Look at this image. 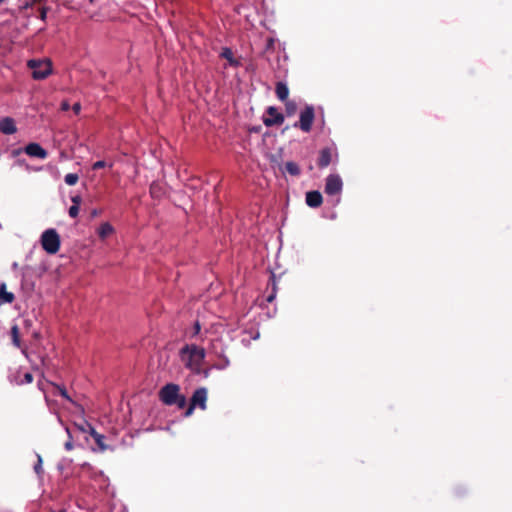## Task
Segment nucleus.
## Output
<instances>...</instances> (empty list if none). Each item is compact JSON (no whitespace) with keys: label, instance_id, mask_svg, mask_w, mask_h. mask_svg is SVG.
<instances>
[{"label":"nucleus","instance_id":"obj_1","mask_svg":"<svg viewBox=\"0 0 512 512\" xmlns=\"http://www.w3.org/2000/svg\"><path fill=\"white\" fill-rule=\"evenodd\" d=\"M181 360L185 366L199 373L201 364L205 358V350L197 345H185L180 350Z\"/></svg>","mask_w":512,"mask_h":512},{"label":"nucleus","instance_id":"obj_2","mask_svg":"<svg viewBox=\"0 0 512 512\" xmlns=\"http://www.w3.org/2000/svg\"><path fill=\"white\" fill-rule=\"evenodd\" d=\"M60 236L55 229H47L41 235L42 248L48 254H56L60 249Z\"/></svg>","mask_w":512,"mask_h":512},{"label":"nucleus","instance_id":"obj_3","mask_svg":"<svg viewBox=\"0 0 512 512\" xmlns=\"http://www.w3.org/2000/svg\"><path fill=\"white\" fill-rule=\"evenodd\" d=\"M28 67L32 69V77L35 80H43L52 72L51 62L48 60H30L28 61Z\"/></svg>","mask_w":512,"mask_h":512},{"label":"nucleus","instance_id":"obj_4","mask_svg":"<svg viewBox=\"0 0 512 512\" xmlns=\"http://www.w3.org/2000/svg\"><path fill=\"white\" fill-rule=\"evenodd\" d=\"M207 402V389L204 387H200L196 389L191 397L190 404L185 411V416H191L195 407H199L202 410L206 409Z\"/></svg>","mask_w":512,"mask_h":512},{"label":"nucleus","instance_id":"obj_5","mask_svg":"<svg viewBox=\"0 0 512 512\" xmlns=\"http://www.w3.org/2000/svg\"><path fill=\"white\" fill-rule=\"evenodd\" d=\"M315 118V111L313 106H306L301 111L299 121L294 124V127L300 128L303 132H310Z\"/></svg>","mask_w":512,"mask_h":512},{"label":"nucleus","instance_id":"obj_6","mask_svg":"<svg viewBox=\"0 0 512 512\" xmlns=\"http://www.w3.org/2000/svg\"><path fill=\"white\" fill-rule=\"evenodd\" d=\"M179 391L180 388L177 384H166L160 389L159 398L166 405H174L176 402V397L180 394Z\"/></svg>","mask_w":512,"mask_h":512},{"label":"nucleus","instance_id":"obj_7","mask_svg":"<svg viewBox=\"0 0 512 512\" xmlns=\"http://www.w3.org/2000/svg\"><path fill=\"white\" fill-rule=\"evenodd\" d=\"M343 187L342 179L339 175L330 174L326 178L325 193L328 195H336L341 192Z\"/></svg>","mask_w":512,"mask_h":512},{"label":"nucleus","instance_id":"obj_8","mask_svg":"<svg viewBox=\"0 0 512 512\" xmlns=\"http://www.w3.org/2000/svg\"><path fill=\"white\" fill-rule=\"evenodd\" d=\"M266 113H267L268 117L263 118V123L266 127L281 125L284 122L283 114L278 112L276 107H274V106L268 107L266 110Z\"/></svg>","mask_w":512,"mask_h":512},{"label":"nucleus","instance_id":"obj_9","mask_svg":"<svg viewBox=\"0 0 512 512\" xmlns=\"http://www.w3.org/2000/svg\"><path fill=\"white\" fill-rule=\"evenodd\" d=\"M334 156L335 157L338 156L336 149H332V148H329V147L321 149L319 151V157H318V160H317V166L320 169L328 167L331 164Z\"/></svg>","mask_w":512,"mask_h":512},{"label":"nucleus","instance_id":"obj_10","mask_svg":"<svg viewBox=\"0 0 512 512\" xmlns=\"http://www.w3.org/2000/svg\"><path fill=\"white\" fill-rule=\"evenodd\" d=\"M24 151L30 157H36L39 159H45L48 156V153L45 149H43L38 143H29L24 148Z\"/></svg>","mask_w":512,"mask_h":512},{"label":"nucleus","instance_id":"obj_11","mask_svg":"<svg viewBox=\"0 0 512 512\" xmlns=\"http://www.w3.org/2000/svg\"><path fill=\"white\" fill-rule=\"evenodd\" d=\"M17 127L15 121L11 117H5L0 120V132L5 135H12L16 133Z\"/></svg>","mask_w":512,"mask_h":512},{"label":"nucleus","instance_id":"obj_12","mask_svg":"<svg viewBox=\"0 0 512 512\" xmlns=\"http://www.w3.org/2000/svg\"><path fill=\"white\" fill-rule=\"evenodd\" d=\"M306 204L311 207V208H317V207H320L322 202H323V197H322V194L317 191V190H313V191H309L306 193Z\"/></svg>","mask_w":512,"mask_h":512},{"label":"nucleus","instance_id":"obj_13","mask_svg":"<svg viewBox=\"0 0 512 512\" xmlns=\"http://www.w3.org/2000/svg\"><path fill=\"white\" fill-rule=\"evenodd\" d=\"M87 428L89 434L93 437L95 443L97 444L99 451H106L108 447L105 444V436L98 433L90 424H87Z\"/></svg>","mask_w":512,"mask_h":512},{"label":"nucleus","instance_id":"obj_14","mask_svg":"<svg viewBox=\"0 0 512 512\" xmlns=\"http://www.w3.org/2000/svg\"><path fill=\"white\" fill-rule=\"evenodd\" d=\"M275 93H276L277 98L280 101L284 102V101H287V99H288L289 89L285 83L277 82L276 87H275Z\"/></svg>","mask_w":512,"mask_h":512},{"label":"nucleus","instance_id":"obj_15","mask_svg":"<svg viewBox=\"0 0 512 512\" xmlns=\"http://www.w3.org/2000/svg\"><path fill=\"white\" fill-rule=\"evenodd\" d=\"M15 297L11 292L6 291V284L2 283L0 286V305L4 303H12Z\"/></svg>","mask_w":512,"mask_h":512},{"label":"nucleus","instance_id":"obj_16","mask_svg":"<svg viewBox=\"0 0 512 512\" xmlns=\"http://www.w3.org/2000/svg\"><path fill=\"white\" fill-rule=\"evenodd\" d=\"M10 334H11V339H12L13 345L17 348L22 349V343L20 340V330L17 325H13L11 327Z\"/></svg>","mask_w":512,"mask_h":512},{"label":"nucleus","instance_id":"obj_17","mask_svg":"<svg viewBox=\"0 0 512 512\" xmlns=\"http://www.w3.org/2000/svg\"><path fill=\"white\" fill-rule=\"evenodd\" d=\"M114 229L112 227L111 224H109L108 222H105V223H102L101 226L99 227V230H98V234H99V237L104 239L106 237H108L109 235H111L113 233Z\"/></svg>","mask_w":512,"mask_h":512},{"label":"nucleus","instance_id":"obj_18","mask_svg":"<svg viewBox=\"0 0 512 512\" xmlns=\"http://www.w3.org/2000/svg\"><path fill=\"white\" fill-rule=\"evenodd\" d=\"M285 171L292 176H298L301 173L300 167L293 161H288L285 163Z\"/></svg>","mask_w":512,"mask_h":512},{"label":"nucleus","instance_id":"obj_19","mask_svg":"<svg viewBox=\"0 0 512 512\" xmlns=\"http://www.w3.org/2000/svg\"><path fill=\"white\" fill-rule=\"evenodd\" d=\"M33 381V375L29 372H26L23 376V379H16V378H13L11 379V383H15L17 385H22V384H29V383H32Z\"/></svg>","mask_w":512,"mask_h":512},{"label":"nucleus","instance_id":"obj_20","mask_svg":"<svg viewBox=\"0 0 512 512\" xmlns=\"http://www.w3.org/2000/svg\"><path fill=\"white\" fill-rule=\"evenodd\" d=\"M64 180L67 185L73 186L78 182L79 176L76 173H69L65 176Z\"/></svg>","mask_w":512,"mask_h":512},{"label":"nucleus","instance_id":"obj_21","mask_svg":"<svg viewBox=\"0 0 512 512\" xmlns=\"http://www.w3.org/2000/svg\"><path fill=\"white\" fill-rule=\"evenodd\" d=\"M285 106H286V113L288 116L293 115L297 110V105L293 101H286Z\"/></svg>","mask_w":512,"mask_h":512},{"label":"nucleus","instance_id":"obj_22","mask_svg":"<svg viewBox=\"0 0 512 512\" xmlns=\"http://www.w3.org/2000/svg\"><path fill=\"white\" fill-rule=\"evenodd\" d=\"M221 57L227 59L231 64L234 63L233 52L230 48H223L221 52Z\"/></svg>","mask_w":512,"mask_h":512},{"label":"nucleus","instance_id":"obj_23","mask_svg":"<svg viewBox=\"0 0 512 512\" xmlns=\"http://www.w3.org/2000/svg\"><path fill=\"white\" fill-rule=\"evenodd\" d=\"M53 386L55 387V389L59 392V394L65 398L66 400L72 402V399L70 398V396L68 395L67 393V390L65 389V387H62L60 385H57V384H53Z\"/></svg>","mask_w":512,"mask_h":512},{"label":"nucleus","instance_id":"obj_24","mask_svg":"<svg viewBox=\"0 0 512 512\" xmlns=\"http://www.w3.org/2000/svg\"><path fill=\"white\" fill-rule=\"evenodd\" d=\"M186 404H187L186 397L184 395L179 394L176 397V402L174 405H177L179 409H183L186 407Z\"/></svg>","mask_w":512,"mask_h":512},{"label":"nucleus","instance_id":"obj_25","mask_svg":"<svg viewBox=\"0 0 512 512\" xmlns=\"http://www.w3.org/2000/svg\"><path fill=\"white\" fill-rule=\"evenodd\" d=\"M69 216L72 217V218H76L79 214V207L77 205H72L70 208H69Z\"/></svg>","mask_w":512,"mask_h":512},{"label":"nucleus","instance_id":"obj_26","mask_svg":"<svg viewBox=\"0 0 512 512\" xmlns=\"http://www.w3.org/2000/svg\"><path fill=\"white\" fill-rule=\"evenodd\" d=\"M34 470L35 472L39 475L42 473L43 469H42V458L38 455V459H37V463L36 465L34 466Z\"/></svg>","mask_w":512,"mask_h":512},{"label":"nucleus","instance_id":"obj_27","mask_svg":"<svg viewBox=\"0 0 512 512\" xmlns=\"http://www.w3.org/2000/svg\"><path fill=\"white\" fill-rule=\"evenodd\" d=\"M106 165H107V164H106V162H105V161H103V160H99V161H97V162H95V163L93 164L92 169H93V170L102 169V168L106 167Z\"/></svg>","mask_w":512,"mask_h":512},{"label":"nucleus","instance_id":"obj_28","mask_svg":"<svg viewBox=\"0 0 512 512\" xmlns=\"http://www.w3.org/2000/svg\"><path fill=\"white\" fill-rule=\"evenodd\" d=\"M47 12H48V8L47 7H42L40 9V12H39V18L42 20V21H45L46 18H47Z\"/></svg>","mask_w":512,"mask_h":512},{"label":"nucleus","instance_id":"obj_29","mask_svg":"<svg viewBox=\"0 0 512 512\" xmlns=\"http://www.w3.org/2000/svg\"><path fill=\"white\" fill-rule=\"evenodd\" d=\"M200 331H201V325H200L199 321H196L193 326V335L192 336L198 335L200 333Z\"/></svg>","mask_w":512,"mask_h":512},{"label":"nucleus","instance_id":"obj_30","mask_svg":"<svg viewBox=\"0 0 512 512\" xmlns=\"http://www.w3.org/2000/svg\"><path fill=\"white\" fill-rule=\"evenodd\" d=\"M72 202H73V205H77L79 207L80 203H81V197L76 195L74 197H72Z\"/></svg>","mask_w":512,"mask_h":512},{"label":"nucleus","instance_id":"obj_31","mask_svg":"<svg viewBox=\"0 0 512 512\" xmlns=\"http://www.w3.org/2000/svg\"><path fill=\"white\" fill-rule=\"evenodd\" d=\"M73 111L75 114H78L81 110V105L79 102L75 103L72 107Z\"/></svg>","mask_w":512,"mask_h":512},{"label":"nucleus","instance_id":"obj_32","mask_svg":"<svg viewBox=\"0 0 512 512\" xmlns=\"http://www.w3.org/2000/svg\"><path fill=\"white\" fill-rule=\"evenodd\" d=\"M64 446H65V449H66V450H68V451H70V450H72V449H73V443H72V441H71V440H68V441L65 443V445H64Z\"/></svg>","mask_w":512,"mask_h":512},{"label":"nucleus","instance_id":"obj_33","mask_svg":"<svg viewBox=\"0 0 512 512\" xmlns=\"http://www.w3.org/2000/svg\"><path fill=\"white\" fill-rule=\"evenodd\" d=\"M19 376H20V370H16L15 373H13L9 376V379L10 380L13 378L19 379Z\"/></svg>","mask_w":512,"mask_h":512},{"label":"nucleus","instance_id":"obj_34","mask_svg":"<svg viewBox=\"0 0 512 512\" xmlns=\"http://www.w3.org/2000/svg\"><path fill=\"white\" fill-rule=\"evenodd\" d=\"M69 108H70V106H69V103H68V102H66V101H65V102H63V103L61 104V109H62L63 111H67V110H69Z\"/></svg>","mask_w":512,"mask_h":512},{"label":"nucleus","instance_id":"obj_35","mask_svg":"<svg viewBox=\"0 0 512 512\" xmlns=\"http://www.w3.org/2000/svg\"><path fill=\"white\" fill-rule=\"evenodd\" d=\"M222 358H223V360H224V364H225V366L229 365V360H228V358H227V357H224V356H222Z\"/></svg>","mask_w":512,"mask_h":512},{"label":"nucleus","instance_id":"obj_36","mask_svg":"<svg viewBox=\"0 0 512 512\" xmlns=\"http://www.w3.org/2000/svg\"><path fill=\"white\" fill-rule=\"evenodd\" d=\"M20 152H21V150H14V151H13V155H15V156H16V155H18Z\"/></svg>","mask_w":512,"mask_h":512},{"label":"nucleus","instance_id":"obj_37","mask_svg":"<svg viewBox=\"0 0 512 512\" xmlns=\"http://www.w3.org/2000/svg\"><path fill=\"white\" fill-rule=\"evenodd\" d=\"M273 299H274V295H270V296L267 298V300H268L269 302H271Z\"/></svg>","mask_w":512,"mask_h":512},{"label":"nucleus","instance_id":"obj_38","mask_svg":"<svg viewBox=\"0 0 512 512\" xmlns=\"http://www.w3.org/2000/svg\"><path fill=\"white\" fill-rule=\"evenodd\" d=\"M98 215V211L97 210H93L92 211V216H97Z\"/></svg>","mask_w":512,"mask_h":512},{"label":"nucleus","instance_id":"obj_39","mask_svg":"<svg viewBox=\"0 0 512 512\" xmlns=\"http://www.w3.org/2000/svg\"><path fill=\"white\" fill-rule=\"evenodd\" d=\"M4 2V0H0V4H2Z\"/></svg>","mask_w":512,"mask_h":512},{"label":"nucleus","instance_id":"obj_40","mask_svg":"<svg viewBox=\"0 0 512 512\" xmlns=\"http://www.w3.org/2000/svg\"><path fill=\"white\" fill-rule=\"evenodd\" d=\"M94 0H90L91 3H93Z\"/></svg>","mask_w":512,"mask_h":512}]
</instances>
